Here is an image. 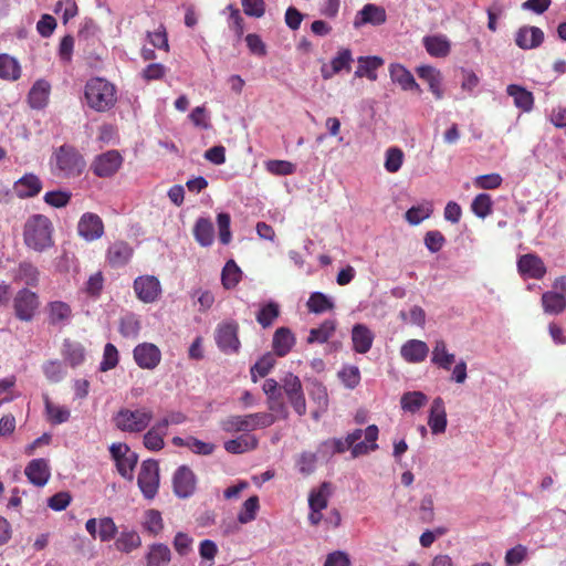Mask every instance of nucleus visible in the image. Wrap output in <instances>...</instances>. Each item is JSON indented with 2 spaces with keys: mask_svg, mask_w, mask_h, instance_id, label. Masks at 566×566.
Listing matches in <instances>:
<instances>
[{
  "mask_svg": "<svg viewBox=\"0 0 566 566\" xmlns=\"http://www.w3.org/2000/svg\"><path fill=\"white\" fill-rule=\"evenodd\" d=\"M44 405L46 418L52 424L56 426L69 421L71 411L67 407L54 405L49 397L44 398Z\"/></svg>",
  "mask_w": 566,
  "mask_h": 566,
  "instance_id": "43",
  "label": "nucleus"
},
{
  "mask_svg": "<svg viewBox=\"0 0 566 566\" xmlns=\"http://www.w3.org/2000/svg\"><path fill=\"white\" fill-rule=\"evenodd\" d=\"M276 420L273 413L255 412L245 416H229L220 422L221 429L227 433L250 432L260 428H268Z\"/></svg>",
  "mask_w": 566,
  "mask_h": 566,
  "instance_id": "5",
  "label": "nucleus"
},
{
  "mask_svg": "<svg viewBox=\"0 0 566 566\" xmlns=\"http://www.w3.org/2000/svg\"><path fill=\"white\" fill-rule=\"evenodd\" d=\"M403 158V151L399 147H389L385 153V169L390 174L399 171L402 166Z\"/></svg>",
  "mask_w": 566,
  "mask_h": 566,
  "instance_id": "53",
  "label": "nucleus"
},
{
  "mask_svg": "<svg viewBox=\"0 0 566 566\" xmlns=\"http://www.w3.org/2000/svg\"><path fill=\"white\" fill-rule=\"evenodd\" d=\"M391 81L400 85L403 91L421 92L413 75L401 64H391L389 67Z\"/></svg>",
  "mask_w": 566,
  "mask_h": 566,
  "instance_id": "27",
  "label": "nucleus"
},
{
  "mask_svg": "<svg viewBox=\"0 0 566 566\" xmlns=\"http://www.w3.org/2000/svg\"><path fill=\"white\" fill-rule=\"evenodd\" d=\"M506 93L513 97L514 105L523 112L532 111L534 106V96L532 92L525 87L516 84H510L506 87Z\"/></svg>",
  "mask_w": 566,
  "mask_h": 566,
  "instance_id": "32",
  "label": "nucleus"
},
{
  "mask_svg": "<svg viewBox=\"0 0 566 566\" xmlns=\"http://www.w3.org/2000/svg\"><path fill=\"white\" fill-rule=\"evenodd\" d=\"M353 62L354 57L352 51L347 48H342L332 59L331 64L334 66V72L339 73L342 71H350Z\"/></svg>",
  "mask_w": 566,
  "mask_h": 566,
  "instance_id": "56",
  "label": "nucleus"
},
{
  "mask_svg": "<svg viewBox=\"0 0 566 566\" xmlns=\"http://www.w3.org/2000/svg\"><path fill=\"white\" fill-rule=\"evenodd\" d=\"M134 291L139 301L154 303L161 294V284L154 275H140L134 281Z\"/></svg>",
  "mask_w": 566,
  "mask_h": 566,
  "instance_id": "13",
  "label": "nucleus"
},
{
  "mask_svg": "<svg viewBox=\"0 0 566 566\" xmlns=\"http://www.w3.org/2000/svg\"><path fill=\"white\" fill-rule=\"evenodd\" d=\"M72 198V193L67 190H53L48 191L43 200L46 205L54 208H63L69 205Z\"/></svg>",
  "mask_w": 566,
  "mask_h": 566,
  "instance_id": "61",
  "label": "nucleus"
},
{
  "mask_svg": "<svg viewBox=\"0 0 566 566\" xmlns=\"http://www.w3.org/2000/svg\"><path fill=\"white\" fill-rule=\"evenodd\" d=\"M153 417L154 413L148 408H120L113 416V423L122 432L140 433L149 427Z\"/></svg>",
  "mask_w": 566,
  "mask_h": 566,
  "instance_id": "4",
  "label": "nucleus"
},
{
  "mask_svg": "<svg viewBox=\"0 0 566 566\" xmlns=\"http://www.w3.org/2000/svg\"><path fill=\"white\" fill-rule=\"evenodd\" d=\"M118 359L119 355L117 348L112 343H107L104 347L99 370L107 371L115 368L118 364Z\"/></svg>",
  "mask_w": 566,
  "mask_h": 566,
  "instance_id": "63",
  "label": "nucleus"
},
{
  "mask_svg": "<svg viewBox=\"0 0 566 566\" xmlns=\"http://www.w3.org/2000/svg\"><path fill=\"white\" fill-rule=\"evenodd\" d=\"M280 314L279 305L270 301L256 314V322L264 328L270 327Z\"/></svg>",
  "mask_w": 566,
  "mask_h": 566,
  "instance_id": "51",
  "label": "nucleus"
},
{
  "mask_svg": "<svg viewBox=\"0 0 566 566\" xmlns=\"http://www.w3.org/2000/svg\"><path fill=\"white\" fill-rule=\"evenodd\" d=\"M382 63L384 61L379 56H359L355 76L367 77L370 81H376L377 70L382 65Z\"/></svg>",
  "mask_w": 566,
  "mask_h": 566,
  "instance_id": "34",
  "label": "nucleus"
},
{
  "mask_svg": "<svg viewBox=\"0 0 566 566\" xmlns=\"http://www.w3.org/2000/svg\"><path fill=\"white\" fill-rule=\"evenodd\" d=\"M53 224L44 214H32L23 228L24 244L35 252H43L53 247Z\"/></svg>",
  "mask_w": 566,
  "mask_h": 566,
  "instance_id": "1",
  "label": "nucleus"
},
{
  "mask_svg": "<svg viewBox=\"0 0 566 566\" xmlns=\"http://www.w3.org/2000/svg\"><path fill=\"white\" fill-rule=\"evenodd\" d=\"M142 329L139 316L135 313H126L119 319L118 331L125 338L136 339Z\"/></svg>",
  "mask_w": 566,
  "mask_h": 566,
  "instance_id": "38",
  "label": "nucleus"
},
{
  "mask_svg": "<svg viewBox=\"0 0 566 566\" xmlns=\"http://www.w3.org/2000/svg\"><path fill=\"white\" fill-rule=\"evenodd\" d=\"M375 334L365 324H355L352 328L353 349L358 354H366L370 350Z\"/></svg>",
  "mask_w": 566,
  "mask_h": 566,
  "instance_id": "21",
  "label": "nucleus"
},
{
  "mask_svg": "<svg viewBox=\"0 0 566 566\" xmlns=\"http://www.w3.org/2000/svg\"><path fill=\"white\" fill-rule=\"evenodd\" d=\"M159 464L154 459L145 460L142 465L137 478V484L147 500H153L159 489Z\"/></svg>",
  "mask_w": 566,
  "mask_h": 566,
  "instance_id": "7",
  "label": "nucleus"
},
{
  "mask_svg": "<svg viewBox=\"0 0 566 566\" xmlns=\"http://www.w3.org/2000/svg\"><path fill=\"white\" fill-rule=\"evenodd\" d=\"M311 399L317 405L319 411H326L328 408L327 389L321 382H313L308 391Z\"/></svg>",
  "mask_w": 566,
  "mask_h": 566,
  "instance_id": "59",
  "label": "nucleus"
},
{
  "mask_svg": "<svg viewBox=\"0 0 566 566\" xmlns=\"http://www.w3.org/2000/svg\"><path fill=\"white\" fill-rule=\"evenodd\" d=\"M266 170L275 176H289L293 175L296 170V166L287 160H268L265 163Z\"/></svg>",
  "mask_w": 566,
  "mask_h": 566,
  "instance_id": "60",
  "label": "nucleus"
},
{
  "mask_svg": "<svg viewBox=\"0 0 566 566\" xmlns=\"http://www.w3.org/2000/svg\"><path fill=\"white\" fill-rule=\"evenodd\" d=\"M338 376L344 384V386L348 389H354L359 385L360 381V373L357 366H345L343 367Z\"/></svg>",
  "mask_w": 566,
  "mask_h": 566,
  "instance_id": "62",
  "label": "nucleus"
},
{
  "mask_svg": "<svg viewBox=\"0 0 566 566\" xmlns=\"http://www.w3.org/2000/svg\"><path fill=\"white\" fill-rule=\"evenodd\" d=\"M448 420L444 401L441 397L433 399L428 418V426L433 434L443 433L447 429Z\"/></svg>",
  "mask_w": 566,
  "mask_h": 566,
  "instance_id": "22",
  "label": "nucleus"
},
{
  "mask_svg": "<svg viewBox=\"0 0 566 566\" xmlns=\"http://www.w3.org/2000/svg\"><path fill=\"white\" fill-rule=\"evenodd\" d=\"M433 208L430 202L412 206L406 211L405 218L411 226H418L432 214Z\"/></svg>",
  "mask_w": 566,
  "mask_h": 566,
  "instance_id": "49",
  "label": "nucleus"
},
{
  "mask_svg": "<svg viewBox=\"0 0 566 566\" xmlns=\"http://www.w3.org/2000/svg\"><path fill=\"white\" fill-rule=\"evenodd\" d=\"M40 272L38 268L29 261H22L14 270L13 280L23 282L28 286H36L39 283Z\"/></svg>",
  "mask_w": 566,
  "mask_h": 566,
  "instance_id": "36",
  "label": "nucleus"
},
{
  "mask_svg": "<svg viewBox=\"0 0 566 566\" xmlns=\"http://www.w3.org/2000/svg\"><path fill=\"white\" fill-rule=\"evenodd\" d=\"M165 422H155L144 434L143 444L149 451H160L165 447L164 438L167 436Z\"/></svg>",
  "mask_w": 566,
  "mask_h": 566,
  "instance_id": "25",
  "label": "nucleus"
},
{
  "mask_svg": "<svg viewBox=\"0 0 566 566\" xmlns=\"http://www.w3.org/2000/svg\"><path fill=\"white\" fill-rule=\"evenodd\" d=\"M140 545V536L135 531L122 532L115 542L116 549L123 553H130Z\"/></svg>",
  "mask_w": 566,
  "mask_h": 566,
  "instance_id": "48",
  "label": "nucleus"
},
{
  "mask_svg": "<svg viewBox=\"0 0 566 566\" xmlns=\"http://www.w3.org/2000/svg\"><path fill=\"white\" fill-rule=\"evenodd\" d=\"M379 429L376 424L368 426L365 430L355 429L346 436L350 444L353 459L368 454L378 449L377 439Z\"/></svg>",
  "mask_w": 566,
  "mask_h": 566,
  "instance_id": "6",
  "label": "nucleus"
},
{
  "mask_svg": "<svg viewBox=\"0 0 566 566\" xmlns=\"http://www.w3.org/2000/svg\"><path fill=\"white\" fill-rule=\"evenodd\" d=\"M13 190L18 198H32L41 192L42 181L34 174H25L14 182Z\"/></svg>",
  "mask_w": 566,
  "mask_h": 566,
  "instance_id": "23",
  "label": "nucleus"
},
{
  "mask_svg": "<svg viewBox=\"0 0 566 566\" xmlns=\"http://www.w3.org/2000/svg\"><path fill=\"white\" fill-rule=\"evenodd\" d=\"M43 374L50 382H60L66 375V371L59 360H49L42 366Z\"/></svg>",
  "mask_w": 566,
  "mask_h": 566,
  "instance_id": "58",
  "label": "nucleus"
},
{
  "mask_svg": "<svg viewBox=\"0 0 566 566\" xmlns=\"http://www.w3.org/2000/svg\"><path fill=\"white\" fill-rule=\"evenodd\" d=\"M12 305L14 315L18 319L22 322H31L40 307L39 295L35 292L23 287L15 293Z\"/></svg>",
  "mask_w": 566,
  "mask_h": 566,
  "instance_id": "8",
  "label": "nucleus"
},
{
  "mask_svg": "<svg viewBox=\"0 0 566 566\" xmlns=\"http://www.w3.org/2000/svg\"><path fill=\"white\" fill-rule=\"evenodd\" d=\"M336 322L334 319H325L318 327L312 328L307 337V343H326L334 334Z\"/></svg>",
  "mask_w": 566,
  "mask_h": 566,
  "instance_id": "44",
  "label": "nucleus"
},
{
  "mask_svg": "<svg viewBox=\"0 0 566 566\" xmlns=\"http://www.w3.org/2000/svg\"><path fill=\"white\" fill-rule=\"evenodd\" d=\"M77 233L86 242H92L102 238L104 234L103 220L96 213H83L77 222Z\"/></svg>",
  "mask_w": 566,
  "mask_h": 566,
  "instance_id": "14",
  "label": "nucleus"
},
{
  "mask_svg": "<svg viewBox=\"0 0 566 566\" xmlns=\"http://www.w3.org/2000/svg\"><path fill=\"white\" fill-rule=\"evenodd\" d=\"M471 209L479 218H485L492 212V199L489 193H479L472 201Z\"/></svg>",
  "mask_w": 566,
  "mask_h": 566,
  "instance_id": "57",
  "label": "nucleus"
},
{
  "mask_svg": "<svg viewBox=\"0 0 566 566\" xmlns=\"http://www.w3.org/2000/svg\"><path fill=\"white\" fill-rule=\"evenodd\" d=\"M543 41L544 32L538 27L525 25L520 28L515 34V43L523 50L538 48Z\"/></svg>",
  "mask_w": 566,
  "mask_h": 566,
  "instance_id": "20",
  "label": "nucleus"
},
{
  "mask_svg": "<svg viewBox=\"0 0 566 566\" xmlns=\"http://www.w3.org/2000/svg\"><path fill=\"white\" fill-rule=\"evenodd\" d=\"M145 559L146 566H167L171 560V551L166 544L154 543L149 545Z\"/></svg>",
  "mask_w": 566,
  "mask_h": 566,
  "instance_id": "30",
  "label": "nucleus"
},
{
  "mask_svg": "<svg viewBox=\"0 0 566 566\" xmlns=\"http://www.w3.org/2000/svg\"><path fill=\"white\" fill-rule=\"evenodd\" d=\"M295 344L294 334L287 327H280L275 331L272 339L273 350L279 357L286 356Z\"/></svg>",
  "mask_w": 566,
  "mask_h": 566,
  "instance_id": "28",
  "label": "nucleus"
},
{
  "mask_svg": "<svg viewBox=\"0 0 566 566\" xmlns=\"http://www.w3.org/2000/svg\"><path fill=\"white\" fill-rule=\"evenodd\" d=\"M231 218L227 212H220L217 216V224L219 230V240L221 244L228 245L231 241L232 234L230 230Z\"/></svg>",
  "mask_w": 566,
  "mask_h": 566,
  "instance_id": "64",
  "label": "nucleus"
},
{
  "mask_svg": "<svg viewBox=\"0 0 566 566\" xmlns=\"http://www.w3.org/2000/svg\"><path fill=\"white\" fill-rule=\"evenodd\" d=\"M427 401V396L421 391H408L400 399L401 408L411 413L417 412Z\"/></svg>",
  "mask_w": 566,
  "mask_h": 566,
  "instance_id": "47",
  "label": "nucleus"
},
{
  "mask_svg": "<svg viewBox=\"0 0 566 566\" xmlns=\"http://www.w3.org/2000/svg\"><path fill=\"white\" fill-rule=\"evenodd\" d=\"M387 21V13L384 7L375 3H366L353 20V27L356 30L361 29L364 25L379 27Z\"/></svg>",
  "mask_w": 566,
  "mask_h": 566,
  "instance_id": "12",
  "label": "nucleus"
},
{
  "mask_svg": "<svg viewBox=\"0 0 566 566\" xmlns=\"http://www.w3.org/2000/svg\"><path fill=\"white\" fill-rule=\"evenodd\" d=\"M259 507V497L256 495L250 496L242 504L241 511L238 514V521L241 524H247L255 520Z\"/></svg>",
  "mask_w": 566,
  "mask_h": 566,
  "instance_id": "55",
  "label": "nucleus"
},
{
  "mask_svg": "<svg viewBox=\"0 0 566 566\" xmlns=\"http://www.w3.org/2000/svg\"><path fill=\"white\" fill-rule=\"evenodd\" d=\"M50 84L45 80H38L28 94V103L33 109H42L46 106L50 95Z\"/></svg>",
  "mask_w": 566,
  "mask_h": 566,
  "instance_id": "26",
  "label": "nucleus"
},
{
  "mask_svg": "<svg viewBox=\"0 0 566 566\" xmlns=\"http://www.w3.org/2000/svg\"><path fill=\"white\" fill-rule=\"evenodd\" d=\"M133 358L139 368L154 370L161 361V350L157 345L144 342L135 346Z\"/></svg>",
  "mask_w": 566,
  "mask_h": 566,
  "instance_id": "11",
  "label": "nucleus"
},
{
  "mask_svg": "<svg viewBox=\"0 0 566 566\" xmlns=\"http://www.w3.org/2000/svg\"><path fill=\"white\" fill-rule=\"evenodd\" d=\"M258 439L252 434H242L235 439L224 442L223 447L227 452L232 454H242L244 452L254 450L258 447Z\"/></svg>",
  "mask_w": 566,
  "mask_h": 566,
  "instance_id": "37",
  "label": "nucleus"
},
{
  "mask_svg": "<svg viewBox=\"0 0 566 566\" xmlns=\"http://www.w3.org/2000/svg\"><path fill=\"white\" fill-rule=\"evenodd\" d=\"M175 494L180 499L191 496L196 490V475L186 465L179 467L172 478Z\"/></svg>",
  "mask_w": 566,
  "mask_h": 566,
  "instance_id": "15",
  "label": "nucleus"
},
{
  "mask_svg": "<svg viewBox=\"0 0 566 566\" xmlns=\"http://www.w3.org/2000/svg\"><path fill=\"white\" fill-rule=\"evenodd\" d=\"M306 306L308 312L314 314H322L328 311H332L335 307L334 301L332 297L327 296L322 292H313L311 293Z\"/></svg>",
  "mask_w": 566,
  "mask_h": 566,
  "instance_id": "39",
  "label": "nucleus"
},
{
  "mask_svg": "<svg viewBox=\"0 0 566 566\" xmlns=\"http://www.w3.org/2000/svg\"><path fill=\"white\" fill-rule=\"evenodd\" d=\"M133 256V248L125 241L113 242L106 251V260L112 268L125 266Z\"/></svg>",
  "mask_w": 566,
  "mask_h": 566,
  "instance_id": "18",
  "label": "nucleus"
},
{
  "mask_svg": "<svg viewBox=\"0 0 566 566\" xmlns=\"http://www.w3.org/2000/svg\"><path fill=\"white\" fill-rule=\"evenodd\" d=\"M429 347L426 342L409 339L400 347V356L409 364H419L426 360Z\"/></svg>",
  "mask_w": 566,
  "mask_h": 566,
  "instance_id": "19",
  "label": "nucleus"
},
{
  "mask_svg": "<svg viewBox=\"0 0 566 566\" xmlns=\"http://www.w3.org/2000/svg\"><path fill=\"white\" fill-rule=\"evenodd\" d=\"M331 495V483L323 482L318 489L311 491L308 495V506L311 511H323L327 507Z\"/></svg>",
  "mask_w": 566,
  "mask_h": 566,
  "instance_id": "40",
  "label": "nucleus"
},
{
  "mask_svg": "<svg viewBox=\"0 0 566 566\" xmlns=\"http://www.w3.org/2000/svg\"><path fill=\"white\" fill-rule=\"evenodd\" d=\"M418 76L426 81L429 85L432 94L438 98H442L443 92L441 90V74L440 72L430 65H421L417 69Z\"/></svg>",
  "mask_w": 566,
  "mask_h": 566,
  "instance_id": "33",
  "label": "nucleus"
},
{
  "mask_svg": "<svg viewBox=\"0 0 566 566\" xmlns=\"http://www.w3.org/2000/svg\"><path fill=\"white\" fill-rule=\"evenodd\" d=\"M21 75V67L17 59L9 54H0V78L17 81Z\"/></svg>",
  "mask_w": 566,
  "mask_h": 566,
  "instance_id": "42",
  "label": "nucleus"
},
{
  "mask_svg": "<svg viewBox=\"0 0 566 566\" xmlns=\"http://www.w3.org/2000/svg\"><path fill=\"white\" fill-rule=\"evenodd\" d=\"M195 240L201 247H210L214 240V228L209 218L200 217L197 219L193 230H192Z\"/></svg>",
  "mask_w": 566,
  "mask_h": 566,
  "instance_id": "29",
  "label": "nucleus"
},
{
  "mask_svg": "<svg viewBox=\"0 0 566 566\" xmlns=\"http://www.w3.org/2000/svg\"><path fill=\"white\" fill-rule=\"evenodd\" d=\"M53 174L61 178H76L86 167V161L80 151L70 145H62L53 154Z\"/></svg>",
  "mask_w": 566,
  "mask_h": 566,
  "instance_id": "3",
  "label": "nucleus"
},
{
  "mask_svg": "<svg viewBox=\"0 0 566 566\" xmlns=\"http://www.w3.org/2000/svg\"><path fill=\"white\" fill-rule=\"evenodd\" d=\"M517 269L522 276L535 280H541L546 274L543 260L534 253L521 255L517 260Z\"/></svg>",
  "mask_w": 566,
  "mask_h": 566,
  "instance_id": "16",
  "label": "nucleus"
},
{
  "mask_svg": "<svg viewBox=\"0 0 566 566\" xmlns=\"http://www.w3.org/2000/svg\"><path fill=\"white\" fill-rule=\"evenodd\" d=\"M241 276L242 271L240 270V268L233 260H229L224 264L221 273V282L223 287L227 290L234 289L239 284Z\"/></svg>",
  "mask_w": 566,
  "mask_h": 566,
  "instance_id": "46",
  "label": "nucleus"
},
{
  "mask_svg": "<svg viewBox=\"0 0 566 566\" xmlns=\"http://www.w3.org/2000/svg\"><path fill=\"white\" fill-rule=\"evenodd\" d=\"M72 317L71 306L62 301H53L48 304V319L51 325H65Z\"/></svg>",
  "mask_w": 566,
  "mask_h": 566,
  "instance_id": "31",
  "label": "nucleus"
},
{
  "mask_svg": "<svg viewBox=\"0 0 566 566\" xmlns=\"http://www.w3.org/2000/svg\"><path fill=\"white\" fill-rule=\"evenodd\" d=\"M423 45L427 52L434 57H444L450 52V42L442 35L426 36Z\"/></svg>",
  "mask_w": 566,
  "mask_h": 566,
  "instance_id": "41",
  "label": "nucleus"
},
{
  "mask_svg": "<svg viewBox=\"0 0 566 566\" xmlns=\"http://www.w3.org/2000/svg\"><path fill=\"white\" fill-rule=\"evenodd\" d=\"M430 360L436 367L450 370L451 366L455 363V355L449 352L446 340L436 339L432 345Z\"/></svg>",
  "mask_w": 566,
  "mask_h": 566,
  "instance_id": "24",
  "label": "nucleus"
},
{
  "mask_svg": "<svg viewBox=\"0 0 566 566\" xmlns=\"http://www.w3.org/2000/svg\"><path fill=\"white\" fill-rule=\"evenodd\" d=\"M24 473L35 486H44L51 476L49 462L43 458L31 460L25 467Z\"/></svg>",
  "mask_w": 566,
  "mask_h": 566,
  "instance_id": "17",
  "label": "nucleus"
},
{
  "mask_svg": "<svg viewBox=\"0 0 566 566\" xmlns=\"http://www.w3.org/2000/svg\"><path fill=\"white\" fill-rule=\"evenodd\" d=\"M62 355L69 365L73 368L82 365L85 360V348L78 342L64 339Z\"/></svg>",
  "mask_w": 566,
  "mask_h": 566,
  "instance_id": "35",
  "label": "nucleus"
},
{
  "mask_svg": "<svg viewBox=\"0 0 566 566\" xmlns=\"http://www.w3.org/2000/svg\"><path fill=\"white\" fill-rule=\"evenodd\" d=\"M84 97L88 107L95 112H107L116 104V87L103 77H93L85 84Z\"/></svg>",
  "mask_w": 566,
  "mask_h": 566,
  "instance_id": "2",
  "label": "nucleus"
},
{
  "mask_svg": "<svg viewBox=\"0 0 566 566\" xmlns=\"http://www.w3.org/2000/svg\"><path fill=\"white\" fill-rule=\"evenodd\" d=\"M143 527L150 535L157 536L164 530V521L159 511L150 509L145 512Z\"/></svg>",
  "mask_w": 566,
  "mask_h": 566,
  "instance_id": "50",
  "label": "nucleus"
},
{
  "mask_svg": "<svg viewBox=\"0 0 566 566\" xmlns=\"http://www.w3.org/2000/svg\"><path fill=\"white\" fill-rule=\"evenodd\" d=\"M542 305L547 314H559L566 306V298L563 294L556 292H545L542 295Z\"/></svg>",
  "mask_w": 566,
  "mask_h": 566,
  "instance_id": "45",
  "label": "nucleus"
},
{
  "mask_svg": "<svg viewBox=\"0 0 566 566\" xmlns=\"http://www.w3.org/2000/svg\"><path fill=\"white\" fill-rule=\"evenodd\" d=\"M239 325L234 321L220 323L214 332V339L218 348L227 355L237 354L241 343L238 336Z\"/></svg>",
  "mask_w": 566,
  "mask_h": 566,
  "instance_id": "9",
  "label": "nucleus"
},
{
  "mask_svg": "<svg viewBox=\"0 0 566 566\" xmlns=\"http://www.w3.org/2000/svg\"><path fill=\"white\" fill-rule=\"evenodd\" d=\"M124 158L116 149L96 155L91 163L92 172L98 178H111L122 167Z\"/></svg>",
  "mask_w": 566,
  "mask_h": 566,
  "instance_id": "10",
  "label": "nucleus"
},
{
  "mask_svg": "<svg viewBox=\"0 0 566 566\" xmlns=\"http://www.w3.org/2000/svg\"><path fill=\"white\" fill-rule=\"evenodd\" d=\"M137 462L138 454L135 451L129 450L124 458L116 462L118 473L123 478L132 481Z\"/></svg>",
  "mask_w": 566,
  "mask_h": 566,
  "instance_id": "52",
  "label": "nucleus"
},
{
  "mask_svg": "<svg viewBox=\"0 0 566 566\" xmlns=\"http://www.w3.org/2000/svg\"><path fill=\"white\" fill-rule=\"evenodd\" d=\"M275 359L272 354L268 353L263 355L252 367H251V378L255 382L258 377H265L271 369L274 367Z\"/></svg>",
  "mask_w": 566,
  "mask_h": 566,
  "instance_id": "54",
  "label": "nucleus"
}]
</instances>
